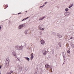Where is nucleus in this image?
I'll return each mask as SVG.
<instances>
[{"label": "nucleus", "mask_w": 74, "mask_h": 74, "mask_svg": "<svg viewBox=\"0 0 74 74\" xmlns=\"http://www.w3.org/2000/svg\"><path fill=\"white\" fill-rule=\"evenodd\" d=\"M23 44H24L23 46H20L19 45H16L15 46V49L16 50H18L19 51L20 50H22L23 49V46H25L26 47V44L25 43H24Z\"/></svg>", "instance_id": "f257e3e1"}, {"label": "nucleus", "mask_w": 74, "mask_h": 74, "mask_svg": "<svg viewBox=\"0 0 74 74\" xmlns=\"http://www.w3.org/2000/svg\"><path fill=\"white\" fill-rule=\"evenodd\" d=\"M10 58H7L6 60V63L7 65V66H9V63H10Z\"/></svg>", "instance_id": "f03ea898"}, {"label": "nucleus", "mask_w": 74, "mask_h": 74, "mask_svg": "<svg viewBox=\"0 0 74 74\" xmlns=\"http://www.w3.org/2000/svg\"><path fill=\"white\" fill-rule=\"evenodd\" d=\"M25 27V25L22 24L20 25L18 27V29H21L22 27Z\"/></svg>", "instance_id": "7ed1b4c3"}, {"label": "nucleus", "mask_w": 74, "mask_h": 74, "mask_svg": "<svg viewBox=\"0 0 74 74\" xmlns=\"http://www.w3.org/2000/svg\"><path fill=\"white\" fill-rule=\"evenodd\" d=\"M12 54L13 56H15L16 58H17V57L16 56V53L15 52H12Z\"/></svg>", "instance_id": "20e7f679"}, {"label": "nucleus", "mask_w": 74, "mask_h": 74, "mask_svg": "<svg viewBox=\"0 0 74 74\" xmlns=\"http://www.w3.org/2000/svg\"><path fill=\"white\" fill-rule=\"evenodd\" d=\"M40 42L42 45H44V44H45V41H44V40H42L40 41Z\"/></svg>", "instance_id": "39448f33"}, {"label": "nucleus", "mask_w": 74, "mask_h": 74, "mask_svg": "<svg viewBox=\"0 0 74 74\" xmlns=\"http://www.w3.org/2000/svg\"><path fill=\"white\" fill-rule=\"evenodd\" d=\"M46 18V17L44 16L43 17L41 18H39V21H42V20H43V19H44V18Z\"/></svg>", "instance_id": "423d86ee"}, {"label": "nucleus", "mask_w": 74, "mask_h": 74, "mask_svg": "<svg viewBox=\"0 0 74 74\" xmlns=\"http://www.w3.org/2000/svg\"><path fill=\"white\" fill-rule=\"evenodd\" d=\"M46 18V17L44 16L43 17L41 18H39V21H42V20H43V19H44V18Z\"/></svg>", "instance_id": "0eeeda50"}, {"label": "nucleus", "mask_w": 74, "mask_h": 74, "mask_svg": "<svg viewBox=\"0 0 74 74\" xmlns=\"http://www.w3.org/2000/svg\"><path fill=\"white\" fill-rule=\"evenodd\" d=\"M57 36L59 37V38H62V36L59 34H57Z\"/></svg>", "instance_id": "6e6552de"}, {"label": "nucleus", "mask_w": 74, "mask_h": 74, "mask_svg": "<svg viewBox=\"0 0 74 74\" xmlns=\"http://www.w3.org/2000/svg\"><path fill=\"white\" fill-rule=\"evenodd\" d=\"M34 58V56H33V54H31V60H32Z\"/></svg>", "instance_id": "1a4fd4ad"}, {"label": "nucleus", "mask_w": 74, "mask_h": 74, "mask_svg": "<svg viewBox=\"0 0 74 74\" xmlns=\"http://www.w3.org/2000/svg\"><path fill=\"white\" fill-rule=\"evenodd\" d=\"M45 67H46V68H48V67H49V65H48V64H46V65H45Z\"/></svg>", "instance_id": "9d476101"}, {"label": "nucleus", "mask_w": 74, "mask_h": 74, "mask_svg": "<svg viewBox=\"0 0 74 74\" xmlns=\"http://www.w3.org/2000/svg\"><path fill=\"white\" fill-rule=\"evenodd\" d=\"M47 51H43V55H47Z\"/></svg>", "instance_id": "9b49d317"}, {"label": "nucleus", "mask_w": 74, "mask_h": 74, "mask_svg": "<svg viewBox=\"0 0 74 74\" xmlns=\"http://www.w3.org/2000/svg\"><path fill=\"white\" fill-rule=\"evenodd\" d=\"M25 59H26V60H27L28 61H29L30 60V58H29L28 57H25Z\"/></svg>", "instance_id": "f8f14e48"}, {"label": "nucleus", "mask_w": 74, "mask_h": 74, "mask_svg": "<svg viewBox=\"0 0 74 74\" xmlns=\"http://www.w3.org/2000/svg\"><path fill=\"white\" fill-rule=\"evenodd\" d=\"M68 14L69 15V13L68 12H67L64 13V15L65 16H67L68 15Z\"/></svg>", "instance_id": "ddd939ff"}, {"label": "nucleus", "mask_w": 74, "mask_h": 74, "mask_svg": "<svg viewBox=\"0 0 74 74\" xmlns=\"http://www.w3.org/2000/svg\"><path fill=\"white\" fill-rule=\"evenodd\" d=\"M27 32H28V30H26L24 32L25 34H27Z\"/></svg>", "instance_id": "4468645a"}, {"label": "nucleus", "mask_w": 74, "mask_h": 74, "mask_svg": "<svg viewBox=\"0 0 74 74\" xmlns=\"http://www.w3.org/2000/svg\"><path fill=\"white\" fill-rule=\"evenodd\" d=\"M58 44L59 45V46L60 47H62V45H61V43H60V42H59Z\"/></svg>", "instance_id": "2eb2a0df"}, {"label": "nucleus", "mask_w": 74, "mask_h": 74, "mask_svg": "<svg viewBox=\"0 0 74 74\" xmlns=\"http://www.w3.org/2000/svg\"><path fill=\"white\" fill-rule=\"evenodd\" d=\"M71 45L72 47V48H74V44H71Z\"/></svg>", "instance_id": "dca6fc26"}, {"label": "nucleus", "mask_w": 74, "mask_h": 74, "mask_svg": "<svg viewBox=\"0 0 74 74\" xmlns=\"http://www.w3.org/2000/svg\"><path fill=\"white\" fill-rule=\"evenodd\" d=\"M65 11H66V12H67L68 11H69V9L67 8H66L65 9Z\"/></svg>", "instance_id": "f3484780"}, {"label": "nucleus", "mask_w": 74, "mask_h": 74, "mask_svg": "<svg viewBox=\"0 0 74 74\" xmlns=\"http://www.w3.org/2000/svg\"><path fill=\"white\" fill-rule=\"evenodd\" d=\"M67 53H70V51L69 50H68L67 51Z\"/></svg>", "instance_id": "a211bd4d"}, {"label": "nucleus", "mask_w": 74, "mask_h": 74, "mask_svg": "<svg viewBox=\"0 0 74 74\" xmlns=\"http://www.w3.org/2000/svg\"><path fill=\"white\" fill-rule=\"evenodd\" d=\"M73 4L71 6H69V8H71V7H73Z\"/></svg>", "instance_id": "6ab92c4d"}, {"label": "nucleus", "mask_w": 74, "mask_h": 74, "mask_svg": "<svg viewBox=\"0 0 74 74\" xmlns=\"http://www.w3.org/2000/svg\"><path fill=\"white\" fill-rule=\"evenodd\" d=\"M49 67L50 69H51V71H52V66H50Z\"/></svg>", "instance_id": "aec40b11"}, {"label": "nucleus", "mask_w": 74, "mask_h": 74, "mask_svg": "<svg viewBox=\"0 0 74 74\" xmlns=\"http://www.w3.org/2000/svg\"><path fill=\"white\" fill-rule=\"evenodd\" d=\"M6 74H11V73L10 72H8Z\"/></svg>", "instance_id": "412c9836"}, {"label": "nucleus", "mask_w": 74, "mask_h": 74, "mask_svg": "<svg viewBox=\"0 0 74 74\" xmlns=\"http://www.w3.org/2000/svg\"><path fill=\"white\" fill-rule=\"evenodd\" d=\"M56 48L57 49H59V46H56Z\"/></svg>", "instance_id": "4be33fe9"}, {"label": "nucleus", "mask_w": 74, "mask_h": 74, "mask_svg": "<svg viewBox=\"0 0 74 74\" xmlns=\"http://www.w3.org/2000/svg\"><path fill=\"white\" fill-rule=\"evenodd\" d=\"M25 20H26V18H25L24 19H23L21 21H25Z\"/></svg>", "instance_id": "5701e85b"}, {"label": "nucleus", "mask_w": 74, "mask_h": 74, "mask_svg": "<svg viewBox=\"0 0 74 74\" xmlns=\"http://www.w3.org/2000/svg\"><path fill=\"white\" fill-rule=\"evenodd\" d=\"M65 60H66V58H64V62L65 61Z\"/></svg>", "instance_id": "b1692460"}, {"label": "nucleus", "mask_w": 74, "mask_h": 74, "mask_svg": "<svg viewBox=\"0 0 74 74\" xmlns=\"http://www.w3.org/2000/svg\"><path fill=\"white\" fill-rule=\"evenodd\" d=\"M41 30H44V28H42V29H40Z\"/></svg>", "instance_id": "393cba45"}, {"label": "nucleus", "mask_w": 74, "mask_h": 74, "mask_svg": "<svg viewBox=\"0 0 74 74\" xmlns=\"http://www.w3.org/2000/svg\"><path fill=\"white\" fill-rule=\"evenodd\" d=\"M47 3H48V2H45V4H47Z\"/></svg>", "instance_id": "a878e982"}, {"label": "nucleus", "mask_w": 74, "mask_h": 74, "mask_svg": "<svg viewBox=\"0 0 74 74\" xmlns=\"http://www.w3.org/2000/svg\"><path fill=\"white\" fill-rule=\"evenodd\" d=\"M73 38L72 37H71V38H70V39L71 40V39H73Z\"/></svg>", "instance_id": "bb28decb"}, {"label": "nucleus", "mask_w": 74, "mask_h": 74, "mask_svg": "<svg viewBox=\"0 0 74 74\" xmlns=\"http://www.w3.org/2000/svg\"><path fill=\"white\" fill-rule=\"evenodd\" d=\"M28 18H29V17H28L27 18H25V19L26 20V19H28Z\"/></svg>", "instance_id": "cd10ccee"}, {"label": "nucleus", "mask_w": 74, "mask_h": 74, "mask_svg": "<svg viewBox=\"0 0 74 74\" xmlns=\"http://www.w3.org/2000/svg\"><path fill=\"white\" fill-rule=\"evenodd\" d=\"M63 57L64 58H66L65 56L63 55Z\"/></svg>", "instance_id": "c85d7f7f"}, {"label": "nucleus", "mask_w": 74, "mask_h": 74, "mask_svg": "<svg viewBox=\"0 0 74 74\" xmlns=\"http://www.w3.org/2000/svg\"><path fill=\"white\" fill-rule=\"evenodd\" d=\"M10 73H11H11H13V71H11V72H10Z\"/></svg>", "instance_id": "c756f323"}, {"label": "nucleus", "mask_w": 74, "mask_h": 74, "mask_svg": "<svg viewBox=\"0 0 74 74\" xmlns=\"http://www.w3.org/2000/svg\"><path fill=\"white\" fill-rule=\"evenodd\" d=\"M22 14L21 12H20L18 13V15H19V14Z\"/></svg>", "instance_id": "7c9ffc66"}, {"label": "nucleus", "mask_w": 74, "mask_h": 74, "mask_svg": "<svg viewBox=\"0 0 74 74\" xmlns=\"http://www.w3.org/2000/svg\"><path fill=\"white\" fill-rule=\"evenodd\" d=\"M1 27L0 26V30H1Z\"/></svg>", "instance_id": "2f4dec72"}, {"label": "nucleus", "mask_w": 74, "mask_h": 74, "mask_svg": "<svg viewBox=\"0 0 74 74\" xmlns=\"http://www.w3.org/2000/svg\"><path fill=\"white\" fill-rule=\"evenodd\" d=\"M1 66H0V69H1Z\"/></svg>", "instance_id": "473e14b6"}, {"label": "nucleus", "mask_w": 74, "mask_h": 74, "mask_svg": "<svg viewBox=\"0 0 74 74\" xmlns=\"http://www.w3.org/2000/svg\"><path fill=\"white\" fill-rule=\"evenodd\" d=\"M43 6H41L40 7V8H41V7H43Z\"/></svg>", "instance_id": "72a5a7b5"}, {"label": "nucleus", "mask_w": 74, "mask_h": 74, "mask_svg": "<svg viewBox=\"0 0 74 74\" xmlns=\"http://www.w3.org/2000/svg\"><path fill=\"white\" fill-rule=\"evenodd\" d=\"M44 5H44L42 6V7H44Z\"/></svg>", "instance_id": "f704fd0d"}, {"label": "nucleus", "mask_w": 74, "mask_h": 74, "mask_svg": "<svg viewBox=\"0 0 74 74\" xmlns=\"http://www.w3.org/2000/svg\"><path fill=\"white\" fill-rule=\"evenodd\" d=\"M27 49H29V47H28V48H27Z\"/></svg>", "instance_id": "c9c22d12"}, {"label": "nucleus", "mask_w": 74, "mask_h": 74, "mask_svg": "<svg viewBox=\"0 0 74 74\" xmlns=\"http://www.w3.org/2000/svg\"><path fill=\"white\" fill-rule=\"evenodd\" d=\"M34 74H37V73H35Z\"/></svg>", "instance_id": "e433bc0d"}, {"label": "nucleus", "mask_w": 74, "mask_h": 74, "mask_svg": "<svg viewBox=\"0 0 74 74\" xmlns=\"http://www.w3.org/2000/svg\"><path fill=\"white\" fill-rule=\"evenodd\" d=\"M64 62L63 63V64H64Z\"/></svg>", "instance_id": "4c0bfd02"}, {"label": "nucleus", "mask_w": 74, "mask_h": 74, "mask_svg": "<svg viewBox=\"0 0 74 74\" xmlns=\"http://www.w3.org/2000/svg\"><path fill=\"white\" fill-rule=\"evenodd\" d=\"M19 69H21V67L19 68Z\"/></svg>", "instance_id": "58836bf2"}, {"label": "nucleus", "mask_w": 74, "mask_h": 74, "mask_svg": "<svg viewBox=\"0 0 74 74\" xmlns=\"http://www.w3.org/2000/svg\"><path fill=\"white\" fill-rule=\"evenodd\" d=\"M35 73H37V72H35Z\"/></svg>", "instance_id": "ea45409f"}, {"label": "nucleus", "mask_w": 74, "mask_h": 74, "mask_svg": "<svg viewBox=\"0 0 74 74\" xmlns=\"http://www.w3.org/2000/svg\"><path fill=\"white\" fill-rule=\"evenodd\" d=\"M26 12H27V11H26Z\"/></svg>", "instance_id": "a19ab883"}, {"label": "nucleus", "mask_w": 74, "mask_h": 74, "mask_svg": "<svg viewBox=\"0 0 74 74\" xmlns=\"http://www.w3.org/2000/svg\"><path fill=\"white\" fill-rule=\"evenodd\" d=\"M0 74H1V73H0Z\"/></svg>", "instance_id": "79ce46f5"}]
</instances>
